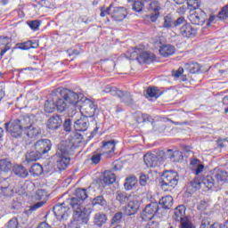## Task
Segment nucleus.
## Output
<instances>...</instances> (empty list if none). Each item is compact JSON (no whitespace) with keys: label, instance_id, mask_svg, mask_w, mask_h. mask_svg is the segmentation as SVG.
I'll use <instances>...</instances> for the list:
<instances>
[{"label":"nucleus","instance_id":"obj_39","mask_svg":"<svg viewBox=\"0 0 228 228\" xmlns=\"http://www.w3.org/2000/svg\"><path fill=\"white\" fill-rule=\"evenodd\" d=\"M184 69L191 74H197L200 70V66L197 62H188L185 64Z\"/></svg>","mask_w":228,"mask_h":228},{"label":"nucleus","instance_id":"obj_1","mask_svg":"<svg viewBox=\"0 0 228 228\" xmlns=\"http://www.w3.org/2000/svg\"><path fill=\"white\" fill-rule=\"evenodd\" d=\"M70 206V207H69ZM70 208L73 209V220L80 224H88L92 208H82L76 198L68 199L65 202L57 204L53 207V213L57 220H67L69 218V211Z\"/></svg>","mask_w":228,"mask_h":228},{"label":"nucleus","instance_id":"obj_29","mask_svg":"<svg viewBox=\"0 0 228 228\" xmlns=\"http://www.w3.org/2000/svg\"><path fill=\"white\" fill-rule=\"evenodd\" d=\"M108 222V216L104 213L98 212L94 216V224L98 227H102Z\"/></svg>","mask_w":228,"mask_h":228},{"label":"nucleus","instance_id":"obj_61","mask_svg":"<svg viewBox=\"0 0 228 228\" xmlns=\"http://www.w3.org/2000/svg\"><path fill=\"white\" fill-rule=\"evenodd\" d=\"M63 128L64 131H66L67 133H69L70 129H72V122L70 121V119H66L64 121Z\"/></svg>","mask_w":228,"mask_h":228},{"label":"nucleus","instance_id":"obj_38","mask_svg":"<svg viewBox=\"0 0 228 228\" xmlns=\"http://www.w3.org/2000/svg\"><path fill=\"white\" fill-rule=\"evenodd\" d=\"M43 172H44V167H42V166L38 163L32 164L29 169V173L31 174V175H34V176L42 175Z\"/></svg>","mask_w":228,"mask_h":228},{"label":"nucleus","instance_id":"obj_9","mask_svg":"<svg viewBox=\"0 0 228 228\" xmlns=\"http://www.w3.org/2000/svg\"><path fill=\"white\" fill-rule=\"evenodd\" d=\"M159 211V204L158 202H151L146 205L142 214V220H151V218L156 217Z\"/></svg>","mask_w":228,"mask_h":228},{"label":"nucleus","instance_id":"obj_6","mask_svg":"<svg viewBox=\"0 0 228 228\" xmlns=\"http://www.w3.org/2000/svg\"><path fill=\"white\" fill-rule=\"evenodd\" d=\"M75 149L76 146L74 145V142L70 141H61L57 145L55 156H72Z\"/></svg>","mask_w":228,"mask_h":228},{"label":"nucleus","instance_id":"obj_18","mask_svg":"<svg viewBox=\"0 0 228 228\" xmlns=\"http://www.w3.org/2000/svg\"><path fill=\"white\" fill-rule=\"evenodd\" d=\"M112 19L120 21L124 20L127 17V10L124 7H115L110 12Z\"/></svg>","mask_w":228,"mask_h":228},{"label":"nucleus","instance_id":"obj_5","mask_svg":"<svg viewBox=\"0 0 228 228\" xmlns=\"http://www.w3.org/2000/svg\"><path fill=\"white\" fill-rule=\"evenodd\" d=\"M165 156L166 154L163 151H160L156 154L146 153L144 155V163L150 168L159 167V165H161V161L165 159Z\"/></svg>","mask_w":228,"mask_h":228},{"label":"nucleus","instance_id":"obj_24","mask_svg":"<svg viewBox=\"0 0 228 228\" xmlns=\"http://www.w3.org/2000/svg\"><path fill=\"white\" fill-rule=\"evenodd\" d=\"M184 215H186V208H184L183 205H180L175 210L174 219L176 222L181 223L183 220H186V218H188L184 216Z\"/></svg>","mask_w":228,"mask_h":228},{"label":"nucleus","instance_id":"obj_2","mask_svg":"<svg viewBox=\"0 0 228 228\" xmlns=\"http://www.w3.org/2000/svg\"><path fill=\"white\" fill-rule=\"evenodd\" d=\"M179 183V175L177 172H165L161 177V188L164 191H172Z\"/></svg>","mask_w":228,"mask_h":228},{"label":"nucleus","instance_id":"obj_40","mask_svg":"<svg viewBox=\"0 0 228 228\" xmlns=\"http://www.w3.org/2000/svg\"><path fill=\"white\" fill-rule=\"evenodd\" d=\"M8 44H10V39L8 37H0V46L5 45L4 49H2L0 53V56H4L7 51H10V46H8Z\"/></svg>","mask_w":228,"mask_h":228},{"label":"nucleus","instance_id":"obj_8","mask_svg":"<svg viewBox=\"0 0 228 228\" xmlns=\"http://www.w3.org/2000/svg\"><path fill=\"white\" fill-rule=\"evenodd\" d=\"M189 20L195 26H204L208 20V15L202 9H196L193 13L189 15Z\"/></svg>","mask_w":228,"mask_h":228},{"label":"nucleus","instance_id":"obj_47","mask_svg":"<svg viewBox=\"0 0 228 228\" xmlns=\"http://www.w3.org/2000/svg\"><path fill=\"white\" fill-rule=\"evenodd\" d=\"M122 218H124V213L122 212L116 213L110 221L111 227H113V225H117L120 224V222H122Z\"/></svg>","mask_w":228,"mask_h":228},{"label":"nucleus","instance_id":"obj_33","mask_svg":"<svg viewBox=\"0 0 228 228\" xmlns=\"http://www.w3.org/2000/svg\"><path fill=\"white\" fill-rule=\"evenodd\" d=\"M56 110V103L54 101V94L45 102V111L46 113H53Z\"/></svg>","mask_w":228,"mask_h":228},{"label":"nucleus","instance_id":"obj_16","mask_svg":"<svg viewBox=\"0 0 228 228\" xmlns=\"http://www.w3.org/2000/svg\"><path fill=\"white\" fill-rule=\"evenodd\" d=\"M57 167L59 170H65L70 164V157L66 155L56 156L54 155Z\"/></svg>","mask_w":228,"mask_h":228},{"label":"nucleus","instance_id":"obj_55","mask_svg":"<svg viewBox=\"0 0 228 228\" xmlns=\"http://www.w3.org/2000/svg\"><path fill=\"white\" fill-rule=\"evenodd\" d=\"M101 156H102V153H93L91 157L92 163H94V165H99V163H101Z\"/></svg>","mask_w":228,"mask_h":228},{"label":"nucleus","instance_id":"obj_57","mask_svg":"<svg viewBox=\"0 0 228 228\" xmlns=\"http://www.w3.org/2000/svg\"><path fill=\"white\" fill-rule=\"evenodd\" d=\"M188 6H191L194 10H199L200 6V0H187Z\"/></svg>","mask_w":228,"mask_h":228},{"label":"nucleus","instance_id":"obj_64","mask_svg":"<svg viewBox=\"0 0 228 228\" xmlns=\"http://www.w3.org/2000/svg\"><path fill=\"white\" fill-rule=\"evenodd\" d=\"M184 72L183 68H179L177 70L172 72L174 77H181V75Z\"/></svg>","mask_w":228,"mask_h":228},{"label":"nucleus","instance_id":"obj_28","mask_svg":"<svg viewBox=\"0 0 228 228\" xmlns=\"http://www.w3.org/2000/svg\"><path fill=\"white\" fill-rule=\"evenodd\" d=\"M42 158V155L35 150L33 146L31 151L27 152L25 159L27 163H32V161H38Z\"/></svg>","mask_w":228,"mask_h":228},{"label":"nucleus","instance_id":"obj_3","mask_svg":"<svg viewBox=\"0 0 228 228\" xmlns=\"http://www.w3.org/2000/svg\"><path fill=\"white\" fill-rule=\"evenodd\" d=\"M102 92L104 94H110L113 97H118L121 102H124V104H126V106H131V104L134 103V101L133 100V95H131V93L129 92L120 91L117 87L111 86L105 87Z\"/></svg>","mask_w":228,"mask_h":228},{"label":"nucleus","instance_id":"obj_17","mask_svg":"<svg viewBox=\"0 0 228 228\" xmlns=\"http://www.w3.org/2000/svg\"><path fill=\"white\" fill-rule=\"evenodd\" d=\"M154 53L149 52L139 51V55L136 57V60L139 63H152L154 61Z\"/></svg>","mask_w":228,"mask_h":228},{"label":"nucleus","instance_id":"obj_23","mask_svg":"<svg viewBox=\"0 0 228 228\" xmlns=\"http://www.w3.org/2000/svg\"><path fill=\"white\" fill-rule=\"evenodd\" d=\"M75 195L77 198H70V199H76L78 200L80 204V208L82 209H90V208H84L81 204L83 200H86V199H88V193L86 192V189H77Z\"/></svg>","mask_w":228,"mask_h":228},{"label":"nucleus","instance_id":"obj_31","mask_svg":"<svg viewBox=\"0 0 228 228\" xmlns=\"http://www.w3.org/2000/svg\"><path fill=\"white\" fill-rule=\"evenodd\" d=\"M116 200H118L119 204H126V202L131 200V194L126 191H118L116 192Z\"/></svg>","mask_w":228,"mask_h":228},{"label":"nucleus","instance_id":"obj_45","mask_svg":"<svg viewBox=\"0 0 228 228\" xmlns=\"http://www.w3.org/2000/svg\"><path fill=\"white\" fill-rule=\"evenodd\" d=\"M136 184V177L135 176H129L126 178L125 182V189L126 190H132V188Z\"/></svg>","mask_w":228,"mask_h":228},{"label":"nucleus","instance_id":"obj_26","mask_svg":"<svg viewBox=\"0 0 228 228\" xmlns=\"http://www.w3.org/2000/svg\"><path fill=\"white\" fill-rule=\"evenodd\" d=\"M33 118H34L33 116L26 115V116H20L19 118H17L23 131L28 129L33 124V119H32Z\"/></svg>","mask_w":228,"mask_h":228},{"label":"nucleus","instance_id":"obj_4","mask_svg":"<svg viewBox=\"0 0 228 228\" xmlns=\"http://www.w3.org/2000/svg\"><path fill=\"white\" fill-rule=\"evenodd\" d=\"M60 95L64 99L67 104H70V106H76L79 101H83V94L69 89H61L60 91Z\"/></svg>","mask_w":228,"mask_h":228},{"label":"nucleus","instance_id":"obj_49","mask_svg":"<svg viewBox=\"0 0 228 228\" xmlns=\"http://www.w3.org/2000/svg\"><path fill=\"white\" fill-rule=\"evenodd\" d=\"M37 47H38V43H35V45H33V41H27L20 45V49L28 51V49H37Z\"/></svg>","mask_w":228,"mask_h":228},{"label":"nucleus","instance_id":"obj_12","mask_svg":"<svg viewBox=\"0 0 228 228\" xmlns=\"http://www.w3.org/2000/svg\"><path fill=\"white\" fill-rule=\"evenodd\" d=\"M129 200L130 201L128 202V204L125 208V215H126V216L136 215L142 204V202L140 201V200H138V198H133V199H130Z\"/></svg>","mask_w":228,"mask_h":228},{"label":"nucleus","instance_id":"obj_7","mask_svg":"<svg viewBox=\"0 0 228 228\" xmlns=\"http://www.w3.org/2000/svg\"><path fill=\"white\" fill-rule=\"evenodd\" d=\"M80 110L86 118H92V117L95 116L97 106L92 100L86 98L80 105Z\"/></svg>","mask_w":228,"mask_h":228},{"label":"nucleus","instance_id":"obj_25","mask_svg":"<svg viewBox=\"0 0 228 228\" xmlns=\"http://www.w3.org/2000/svg\"><path fill=\"white\" fill-rule=\"evenodd\" d=\"M12 172L14 175H17V177H21V179H26V177L29 175V172H28V169L24 167V166L20 165L13 166Z\"/></svg>","mask_w":228,"mask_h":228},{"label":"nucleus","instance_id":"obj_37","mask_svg":"<svg viewBox=\"0 0 228 228\" xmlns=\"http://www.w3.org/2000/svg\"><path fill=\"white\" fill-rule=\"evenodd\" d=\"M12 167L13 165L12 164V161L10 159H3L0 160V174L1 172H10Z\"/></svg>","mask_w":228,"mask_h":228},{"label":"nucleus","instance_id":"obj_42","mask_svg":"<svg viewBox=\"0 0 228 228\" xmlns=\"http://www.w3.org/2000/svg\"><path fill=\"white\" fill-rule=\"evenodd\" d=\"M202 184L211 190L213 186H215V179L211 175H207L205 178L201 180Z\"/></svg>","mask_w":228,"mask_h":228},{"label":"nucleus","instance_id":"obj_14","mask_svg":"<svg viewBox=\"0 0 228 228\" xmlns=\"http://www.w3.org/2000/svg\"><path fill=\"white\" fill-rule=\"evenodd\" d=\"M181 37L185 38H193L197 35V29L190 23H184L179 28Z\"/></svg>","mask_w":228,"mask_h":228},{"label":"nucleus","instance_id":"obj_51","mask_svg":"<svg viewBox=\"0 0 228 228\" xmlns=\"http://www.w3.org/2000/svg\"><path fill=\"white\" fill-rule=\"evenodd\" d=\"M144 7H145V4L142 1L138 0L134 3L132 8L134 12H140L143 10Z\"/></svg>","mask_w":228,"mask_h":228},{"label":"nucleus","instance_id":"obj_21","mask_svg":"<svg viewBox=\"0 0 228 228\" xmlns=\"http://www.w3.org/2000/svg\"><path fill=\"white\" fill-rule=\"evenodd\" d=\"M23 132L28 138H35L36 136H38L40 133H42L40 127L35 125V123H32L28 128L23 130Z\"/></svg>","mask_w":228,"mask_h":228},{"label":"nucleus","instance_id":"obj_60","mask_svg":"<svg viewBox=\"0 0 228 228\" xmlns=\"http://www.w3.org/2000/svg\"><path fill=\"white\" fill-rule=\"evenodd\" d=\"M28 26L34 31H37L38 29V28H40V21H38V20L29 21Z\"/></svg>","mask_w":228,"mask_h":228},{"label":"nucleus","instance_id":"obj_22","mask_svg":"<svg viewBox=\"0 0 228 228\" xmlns=\"http://www.w3.org/2000/svg\"><path fill=\"white\" fill-rule=\"evenodd\" d=\"M190 168L195 175H199V174H202V172H204V164H201L200 160L194 159L191 160Z\"/></svg>","mask_w":228,"mask_h":228},{"label":"nucleus","instance_id":"obj_35","mask_svg":"<svg viewBox=\"0 0 228 228\" xmlns=\"http://www.w3.org/2000/svg\"><path fill=\"white\" fill-rule=\"evenodd\" d=\"M167 154L169 158V159H172V161L179 162L183 161V152L179 151H173L172 150H167Z\"/></svg>","mask_w":228,"mask_h":228},{"label":"nucleus","instance_id":"obj_44","mask_svg":"<svg viewBox=\"0 0 228 228\" xmlns=\"http://www.w3.org/2000/svg\"><path fill=\"white\" fill-rule=\"evenodd\" d=\"M93 206H102V208L108 206V202L102 196L95 197L92 201Z\"/></svg>","mask_w":228,"mask_h":228},{"label":"nucleus","instance_id":"obj_53","mask_svg":"<svg viewBox=\"0 0 228 228\" xmlns=\"http://www.w3.org/2000/svg\"><path fill=\"white\" fill-rule=\"evenodd\" d=\"M218 17L221 20L228 18V4L224 5L221 12L218 14Z\"/></svg>","mask_w":228,"mask_h":228},{"label":"nucleus","instance_id":"obj_15","mask_svg":"<svg viewBox=\"0 0 228 228\" xmlns=\"http://www.w3.org/2000/svg\"><path fill=\"white\" fill-rule=\"evenodd\" d=\"M61 124H63L61 116L54 115L48 119L47 127L51 131H56V129H60V127H61Z\"/></svg>","mask_w":228,"mask_h":228},{"label":"nucleus","instance_id":"obj_36","mask_svg":"<svg viewBox=\"0 0 228 228\" xmlns=\"http://www.w3.org/2000/svg\"><path fill=\"white\" fill-rule=\"evenodd\" d=\"M200 184H202V182L198 178H194L188 185L187 191L189 193H195L197 190H200Z\"/></svg>","mask_w":228,"mask_h":228},{"label":"nucleus","instance_id":"obj_56","mask_svg":"<svg viewBox=\"0 0 228 228\" xmlns=\"http://www.w3.org/2000/svg\"><path fill=\"white\" fill-rule=\"evenodd\" d=\"M6 228H19V220L17 217H12L8 223Z\"/></svg>","mask_w":228,"mask_h":228},{"label":"nucleus","instance_id":"obj_19","mask_svg":"<svg viewBox=\"0 0 228 228\" xmlns=\"http://www.w3.org/2000/svg\"><path fill=\"white\" fill-rule=\"evenodd\" d=\"M88 126H90V123L88 122V118H81L75 121L74 129L75 131L85 133V131L88 129Z\"/></svg>","mask_w":228,"mask_h":228},{"label":"nucleus","instance_id":"obj_62","mask_svg":"<svg viewBox=\"0 0 228 228\" xmlns=\"http://www.w3.org/2000/svg\"><path fill=\"white\" fill-rule=\"evenodd\" d=\"M181 24H188L186 22V20L183 16H180L178 19L175 20V28H177V26H181Z\"/></svg>","mask_w":228,"mask_h":228},{"label":"nucleus","instance_id":"obj_43","mask_svg":"<svg viewBox=\"0 0 228 228\" xmlns=\"http://www.w3.org/2000/svg\"><path fill=\"white\" fill-rule=\"evenodd\" d=\"M12 195H13V189H12V187H0V197H12Z\"/></svg>","mask_w":228,"mask_h":228},{"label":"nucleus","instance_id":"obj_52","mask_svg":"<svg viewBox=\"0 0 228 228\" xmlns=\"http://www.w3.org/2000/svg\"><path fill=\"white\" fill-rule=\"evenodd\" d=\"M35 197L37 200H42V199H45L47 197V191L44 189H39L36 191Z\"/></svg>","mask_w":228,"mask_h":228},{"label":"nucleus","instance_id":"obj_48","mask_svg":"<svg viewBox=\"0 0 228 228\" xmlns=\"http://www.w3.org/2000/svg\"><path fill=\"white\" fill-rule=\"evenodd\" d=\"M146 94L148 97H155V99H158V97L161 95L156 87H148L146 90Z\"/></svg>","mask_w":228,"mask_h":228},{"label":"nucleus","instance_id":"obj_27","mask_svg":"<svg viewBox=\"0 0 228 228\" xmlns=\"http://www.w3.org/2000/svg\"><path fill=\"white\" fill-rule=\"evenodd\" d=\"M53 99L55 101V109L59 113H63L65 110H67V102L65 99L61 97L56 96V94H53Z\"/></svg>","mask_w":228,"mask_h":228},{"label":"nucleus","instance_id":"obj_50","mask_svg":"<svg viewBox=\"0 0 228 228\" xmlns=\"http://www.w3.org/2000/svg\"><path fill=\"white\" fill-rule=\"evenodd\" d=\"M217 227H218L217 224H211V221H209V218H205V219H202L200 228H217Z\"/></svg>","mask_w":228,"mask_h":228},{"label":"nucleus","instance_id":"obj_58","mask_svg":"<svg viewBox=\"0 0 228 228\" xmlns=\"http://www.w3.org/2000/svg\"><path fill=\"white\" fill-rule=\"evenodd\" d=\"M113 4H110L108 8L106 7H102L101 8V13L100 16L102 17H106V15H111V8H112Z\"/></svg>","mask_w":228,"mask_h":228},{"label":"nucleus","instance_id":"obj_34","mask_svg":"<svg viewBox=\"0 0 228 228\" xmlns=\"http://www.w3.org/2000/svg\"><path fill=\"white\" fill-rule=\"evenodd\" d=\"M159 205L161 206L162 209H170V208L174 206V198H172V196L163 197L159 200Z\"/></svg>","mask_w":228,"mask_h":228},{"label":"nucleus","instance_id":"obj_13","mask_svg":"<svg viewBox=\"0 0 228 228\" xmlns=\"http://www.w3.org/2000/svg\"><path fill=\"white\" fill-rule=\"evenodd\" d=\"M100 152L104 158H111L115 156V141L102 142Z\"/></svg>","mask_w":228,"mask_h":228},{"label":"nucleus","instance_id":"obj_32","mask_svg":"<svg viewBox=\"0 0 228 228\" xmlns=\"http://www.w3.org/2000/svg\"><path fill=\"white\" fill-rule=\"evenodd\" d=\"M214 177L218 182H220V181L225 182V181H228V173H227V171H224L218 167H216L214 169Z\"/></svg>","mask_w":228,"mask_h":228},{"label":"nucleus","instance_id":"obj_20","mask_svg":"<svg viewBox=\"0 0 228 228\" xmlns=\"http://www.w3.org/2000/svg\"><path fill=\"white\" fill-rule=\"evenodd\" d=\"M117 181V176L115 175V173L111 171H105L103 173V178L100 180V183H102V186L108 185V184H113Z\"/></svg>","mask_w":228,"mask_h":228},{"label":"nucleus","instance_id":"obj_54","mask_svg":"<svg viewBox=\"0 0 228 228\" xmlns=\"http://www.w3.org/2000/svg\"><path fill=\"white\" fill-rule=\"evenodd\" d=\"M147 228H159V222L156 221V217H153L151 219H148Z\"/></svg>","mask_w":228,"mask_h":228},{"label":"nucleus","instance_id":"obj_10","mask_svg":"<svg viewBox=\"0 0 228 228\" xmlns=\"http://www.w3.org/2000/svg\"><path fill=\"white\" fill-rule=\"evenodd\" d=\"M5 130L10 133L13 138H19L22 134L23 128L19 123L18 119H15L10 126V122L4 124Z\"/></svg>","mask_w":228,"mask_h":228},{"label":"nucleus","instance_id":"obj_46","mask_svg":"<svg viewBox=\"0 0 228 228\" xmlns=\"http://www.w3.org/2000/svg\"><path fill=\"white\" fill-rule=\"evenodd\" d=\"M148 10H150V12H154V13H159L161 4L158 1H152L149 4Z\"/></svg>","mask_w":228,"mask_h":228},{"label":"nucleus","instance_id":"obj_41","mask_svg":"<svg viewBox=\"0 0 228 228\" xmlns=\"http://www.w3.org/2000/svg\"><path fill=\"white\" fill-rule=\"evenodd\" d=\"M163 27L167 28L175 27V20L171 14H167L166 17H164Z\"/></svg>","mask_w":228,"mask_h":228},{"label":"nucleus","instance_id":"obj_63","mask_svg":"<svg viewBox=\"0 0 228 228\" xmlns=\"http://www.w3.org/2000/svg\"><path fill=\"white\" fill-rule=\"evenodd\" d=\"M45 202L44 201H39L32 206L29 207V211H37V209H39V208H42Z\"/></svg>","mask_w":228,"mask_h":228},{"label":"nucleus","instance_id":"obj_30","mask_svg":"<svg viewBox=\"0 0 228 228\" xmlns=\"http://www.w3.org/2000/svg\"><path fill=\"white\" fill-rule=\"evenodd\" d=\"M175 53V47L171 45H166L160 47L159 54L164 56V58H168V56H172Z\"/></svg>","mask_w":228,"mask_h":228},{"label":"nucleus","instance_id":"obj_11","mask_svg":"<svg viewBox=\"0 0 228 228\" xmlns=\"http://www.w3.org/2000/svg\"><path fill=\"white\" fill-rule=\"evenodd\" d=\"M33 147L34 151H37L42 156L43 154H47V152L51 151L53 144L49 139H41L37 141Z\"/></svg>","mask_w":228,"mask_h":228},{"label":"nucleus","instance_id":"obj_59","mask_svg":"<svg viewBox=\"0 0 228 228\" xmlns=\"http://www.w3.org/2000/svg\"><path fill=\"white\" fill-rule=\"evenodd\" d=\"M180 224H181V228H195L193 224H191V221L189 220L188 218L183 219L182 222H180Z\"/></svg>","mask_w":228,"mask_h":228}]
</instances>
